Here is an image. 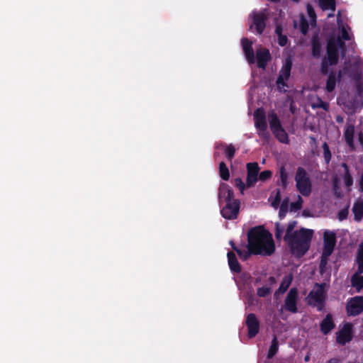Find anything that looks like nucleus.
Returning a JSON list of instances; mask_svg holds the SVG:
<instances>
[{
  "label": "nucleus",
  "mask_w": 363,
  "mask_h": 363,
  "mask_svg": "<svg viewBox=\"0 0 363 363\" xmlns=\"http://www.w3.org/2000/svg\"><path fill=\"white\" fill-rule=\"evenodd\" d=\"M292 280H293L292 275L289 274V275L285 276L283 278L277 291L281 294L286 292L287 291V289H289V287L290 286Z\"/></svg>",
  "instance_id": "obj_29"
},
{
  "label": "nucleus",
  "mask_w": 363,
  "mask_h": 363,
  "mask_svg": "<svg viewBox=\"0 0 363 363\" xmlns=\"http://www.w3.org/2000/svg\"><path fill=\"white\" fill-rule=\"evenodd\" d=\"M229 244L230 245V246H231V247H232V249H233V247H238L235 245V242H234L233 240H230V241L229 242Z\"/></svg>",
  "instance_id": "obj_61"
},
{
  "label": "nucleus",
  "mask_w": 363,
  "mask_h": 363,
  "mask_svg": "<svg viewBox=\"0 0 363 363\" xmlns=\"http://www.w3.org/2000/svg\"><path fill=\"white\" fill-rule=\"evenodd\" d=\"M247 242L253 255L269 256L275 251L272 235L263 226L254 227L248 231Z\"/></svg>",
  "instance_id": "obj_1"
},
{
  "label": "nucleus",
  "mask_w": 363,
  "mask_h": 363,
  "mask_svg": "<svg viewBox=\"0 0 363 363\" xmlns=\"http://www.w3.org/2000/svg\"><path fill=\"white\" fill-rule=\"evenodd\" d=\"M307 30H308V26H302L301 28V32L303 33V34H306L307 33Z\"/></svg>",
  "instance_id": "obj_60"
},
{
  "label": "nucleus",
  "mask_w": 363,
  "mask_h": 363,
  "mask_svg": "<svg viewBox=\"0 0 363 363\" xmlns=\"http://www.w3.org/2000/svg\"><path fill=\"white\" fill-rule=\"evenodd\" d=\"M247 250H240L238 247H233V250L237 252L240 259L242 260H247L251 255H253L252 252H251V248L248 243L247 245ZM252 251L253 250H252Z\"/></svg>",
  "instance_id": "obj_32"
},
{
  "label": "nucleus",
  "mask_w": 363,
  "mask_h": 363,
  "mask_svg": "<svg viewBox=\"0 0 363 363\" xmlns=\"http://www.w3.org/2000/svg\"><path fill=\"white\" fill-rule=\"evenodd\" d=\"M357 264V269L354 274L360 275L363 273V262H356Z\"/></svg>",
  "instance_id": "obj_55"
},
{
  "label": "nucleus",
  "mask_w": 363,
  "mask_h": 363,
  "mask_svg": "<svg viewBox=\"0 0 363 363\" xmlns=\"http://www.w3.org/2000/svg\"><path fill=\"white\" fill-rule=\"evenodd\" d=\"M247 174L259 175V167L257 162H249L247 164Z\"/></svg>",
  "instance_id": "obj_34"
},
{
  "label": "nucleus",
  "mask_w": 363,
  "mask_h": 363,
  "mask_svg": "<svg viewBox=\"0 0 363 363\" xmlns=\"http://www.w3.org/2000/svg\"><path fill=\"white\" fill-rule=\"evenodd\" d=\"M329 66L331 65L330 62L328 61V59L326 57L323 58L320 67V72L323 75L329 74Z\"/></svg>",
  "instance_id": "obj_38"
},
{
  "label": "nucleus",
  "mask_w": 363,
  "mask_h": 363,
  "mask_svg": "<svg viewBox=\"0 0 363 363\" xmlns=\"http://www.w3.org/2000/svg\"><path fill=\"white\" fill-rule=\"evenodd\" d=\"M279 182L278 184L281 185L283 189H286L288 185V174L286 171L285 167L282 165L279 169Z\"/></svg>",
  "instance_id": "obj_28"
},
{
  "label": "nucleus",
  "mask_w": 363,
  "mask_h": 363,
  "mask_svg": "<svg viewBox=\"0 0 363 363\" xmlns=\"http://www.w3.org/2000/svg\"><path fill=\"white\" fill-rule=\"evenodd\" d=\"M326 58L328 59L330 65H336L339 62V50L336 48L333 40H328L326 47Z\"/></svg>",
  "instance_id": "obj_15"
},
{
  "label": "nucleus",
  "mask_w": 363,
  "mask_h": 363,
  "mask_svg": "<svg viewBox=\"0 0 363 363\" xmlns=\"http://www.w3.org/2000/svg\"><path fill=\"white\" fill-rule=\"evenodd\" d=\"M318 289L311 291L308 294V304L311 306H317L319 311H322L324 306L323 286V284H317Z\"/></svg>",
  "instance_id": "obj_9"
},
{
  "label": "nucleus",
  "mask_w": 363,
  "mask_h": 363,
  "mask_svg": "<svg viewBox=\"0 0 363 363\" xmlns=\"http://www.w3.org/2000/svg\"><path fill=\"white\" fill-rule=\"evenodd\" d=\"M284 228L281 226L279 223L276 224L275 237L277 240H280L282 238Z\"/></svg>",
  "instance_id": "obj_50"
},
{
  "label": "nucleus",
  "mask_w": 363,
  "mask_h": 363,
  "mask_svg": "<svg viewBox=\"0 0 363 363\" xmlns=\"http://www.w3.org/2000/svg\"><path fill=\"white\" fill-rule=\"evenodd\" d=\"M336 245V235L334 232L325 230L323 233V252L325 255H331Z\"/></svg>",
  "instance_id": "obj_13"
},
{
  "label": "nucleus",
  "mask_w": 363,
  "mask_h": 363,
  "mask_svg": "<svg viewBox=\"0 0 363 363\" xmlns=\"http://www.w3.org/2000/svg\"><path fill=\"white\" fill-rule=\"evenodd\" d=\"M347 363H359L357 362H351V361H349Z\"/></svg>",
  "instance_id": "obj_64"
},
{
  "label": "nucleus",
  "mask_w": 363,
  "mask_h": 363,
  "mask_svg": "<svg viewBox=\"0 0 363 363\" xmlns=\"http://www.w3.org/2000/svg\"><path fill=\"white\" fill-rule=\"evenodd\" d=\"M282 31H283V29H282V27L281 26H276V28H275V33L277 35V36H279V35H281L282 34Z\"/></svg>",
  "instance_id": "obj_56"
},
{
  "label": "nucleus",
  "mask_w": 363,
  "mask_h": 363,
  "mask_svg": "<svg viewBox=\"0 0 363 363\" xmlns=\"http://www.w3.org/2000/svg\"><path fill=\"white\" fill-rule=\"evenodd\" d=\"M363 106V94L361 86H359L357 91L354 96L348 100L347 102V106L352 111H355L357 108H361Z\"/></svg>",
  "instance_id": "obj_20"
},
{
  "label": "nucleus",
  "mask_w": 363,
  "mask_h": 363,
  "mask_svg": "<svg viewBox=\"0 0 363 363\" xmlns=\"http://www.w3.org/2000/svg\"><path fill=\"white\" fill-rule=\"evenodd\" d=\"M326 363H340V359L338 358H331Z\"/></svg>",
  "instance_id": "obj_58"
},
{
  "label": "nucleus",
  "mask_w": 363,
  "mask_h": 363,
  "mask_svg": "<svg viewBox=\"0 0 363 363\" xmlns=\"http://www.w3.org/2000/svg\"><path fill=\"white\" fill-rule=\"evenodd\" d=\"M328 40H333L334 41V43L336 46V48L338 50L340 49L343 51H345V49H346L345 43L344 42V40L342 39L340 36H338L337 38L331 37Z\"/></svg>",
  "instance_id": "obj_40"
},
{
  "label": "nucleus",
  "mask_w": 363,
  "mask_h": 363,
  "mask_svg": "<svg viewBox=\"0 0 363 363\" xmlns=\"http://www.w3.org/2000/svg\"><path fill=\"white\" fill-rule=\"evenodd\" d=\"M271 293V289L268 286L259 287L257 290V294L259 297H266Z\"/></svg>",
  "instance_id": "obj_44"
},
{
  "label": "nucleus",
  "mask_w": 363,
  "mask_h": 363,
  "mask_svg": "<svg viewBox=\"0 0 363 363\" xmlns=\"http://www.w3.org/2000/svg\"><path fill=\"white\" fill-rule=\"evenodd\" d=\"M249 338L255 337L259 331L260 323L255 313H249L245 320Z\"/></svg>",
  "instance_id": "obj_12"
},
{
  "label": "nucleus",
  "mask_w": 363,
  "mask_h": 363,
  "mask_svg": "<svg viewBox=\"0 0 363 363\" xmlns=\"http://www.w3.org/2000/svg\"><path fill=\"white\" fill-rule=\"evenodd\" d=\"M330 256V255H325L324 252H322V255H321V257H320V264H319V269H320V273H323V272L325 270V267L327 265V263H328V257Z\"/></svg>",
  "instance_id": "obj_45"
},
{
  "label": "nucleus",
  "mask_w": 363,
  "mask_h": 363,
  "mask_svg": "<svg viewBox=\"0 0 363 363\" xmlns=\"http://www.w3.org/2000/svg\"><path fill=\"white\" fill-rule=\"evenodd\" d=\"M323 150V157L325 162L327 164H328L331 160L332 154L330 150L329 146L326 142H324L322 145Z\"/></svg>",
  "instance_id": "obj_37"
},
{
  "label": "nucleus",
  "mask_w": 363,
  "mask_h": 363,
  "mask_svg": "<svg viewBox=\"0 0 363 363\" xmlns=\"http://www.w3.org/2000/svg\"><path fill=\"white\" fill-rule=\"evenodd\" d=\"M303 201L301 196H298V199L295 202L291 203L290 207L291 211H298L301 209Z\"/></svg>",
  "instance_id": "obj_41"
},
{
  "label": "nucleus",
  "mask_w": 363,
  "mask_h": 363,
  "mask_svg": "<svg viewBox=\"0 0 363 363\" xmlns=\"http://www.w3.org/2000/svg\"><path fill=\"white\" fill-rule=\"evenodd\" d=\"M347 314L356 316L363 311V296H357L351 298L346 305Z\"/></svg>",
  "instance_id": "obj_8"
},
{
  "label": "nucleus",
  "mask_w": 363,
  "mask_h": 363,
  "mask_svg": "<svg viewBox=\"0 0 363 363\" xmlns=\"http://www.w3.org/2000/svg\"><path fill=\"white\" fill-rule=\"evenodd\" d=\"M258 179V175L247 174L246 186L247 188L253 186L257 182Z\"/></svg>",
  "instance_id": "obj_42"
},
{
  "label": "nucleus",
  "mask_w": 363,
  "mask_h": 363,
  "mask_svg": "<svg viewBox=\"0 0 363 363\" xmlns=\"http://www.w3.org/2000/svg\"><path fill=\"white\" fill-rule=\"evenodd\" d=\"M354 219L356 221H360L363 218V201L358 200L354 202L352 207Z\"/></svg>",
  "instance_id": "obj_25"
},
{
  "label": "nucleus",
  "mask_w": 363,
  "mask_h": 363,
  "mask_svg": "<svg viewBox=\"0 0 363 363\" xmlns=\"http://www.w3.org/2000/svg\"><path fill=\"white\" fill-rule=\"evenodd\" d=\"M340 31H341V36H340V38L342 39H343L344 40H350L351 38H350V35L347 30L346 29V28L342 26L340 28Z\"/></svg>",
  "instance_id": "obj_53"
},
{
  "label": "nucleus",
  "mask_w": 363,
  "mask_h": 363,
  "mask_svg": "<svg viewBox=\"0 0 363 363\" xmlns=\"http://www.w3.org/2000/svg\"><path fill=\"white\" fill-rule=\"evenodd\" d=\"M335 327V324L333 321V315L328 313L325 315L323 320L320 323V331L324 334H328Z\"/></svg>",
  "instance_id": "obj_23"
},
{
  "label": "nucleus",
  "mask_w": 363,
  "mask_h": 363,
  "mask_svg": "<svg viewBox=\"0 0 363 363\" xmlns=\"http://www.w3.org/2000/svg\"><path fill=\"white\" fill-rule=\"evenodd\" d=\"M354 128L352 125L348 126L344 133L345 142L350 147H353L354 145Z\"/></svg>",
  "instance_id": "obj_26"
},
{
  "label": "nucleus",
  "mask_w": 363,
  "mask_h": 363,
  "mask_svg": "<svg viewBox=\"0 0 363 363\" xmlns=\"http://www.w3.org/2000/svg\"><path fill=\"white\" fill-rule=\"evenodd\" d=\"M215 148L217 150H223L226 159L229 162H232L236 152V149L233 144L228 145L223 142H220L216 143Z\"/></svg>",
  "instance_id": "obj_22"
},
{
  "label": "nucleus",
  "mask_w": 363,
  "mask_h": 363,
  "mask_svg": "<svg viewBox=\"0 0 363 363\" xmlns=\"http://www.w3.org/2000/svg\"><path fill=\"white\" fill-rule=\"evenodd\" d=\"M234 185L239 189L240 193L243 194L246 184H244L242 179L240 177L235 178L233 180Z\"/></svg>",
  "instance_id": "obj_47"
},
{
  "label": "nucleus",
  "mask_w": 363,
  "mask_h": 363,
  "mask_svg": "<svg viewBox=\"0 0 363 363\" xmlns=\"http://www.w3.org/2000/svg\"><path fill=\"white\" fill-rule=\"evenodd\" d=\"M225 203V205L220 210L222 216L228 220L237 218L240 211V201L235 199Z\"/></svg>",
  "instance_id": "obj_6"
},
{
  "label": "nucleus",
  "mask_w": 363,
  "mask_h": 363,
  "mask_svg": "<svg viewBox=\"0 0 363 363\" xmlns=\"http://www.w3.org/2000/svg\"><path fill=\"white\" fill-rule=\"evenodd\" d=\"M255 126L257 130L267 129V123L265 111L262 108H259L254 111Z\"/></svg>",
  "instance_id": "obj_16"
},
{
  "label": "nucleus",
  "mask_w": 363,
  "mask_h": 363,
  "mask_svg": "<svg viewBox=\"0 0 363 363\" xmlns=\"http://www.w3.org/2000/svg\"><path fill=\"white\" fill-rule=\"evenodd\" d=\"M308 12L310 16H311L312 13L315 14L314 11L310 5H308Z\"/></svg>",
  "instance_id": "obj_59"
},
{
  "label": "nucleus",
  "mask_w": 363,
  "mask_h": 363,
  "mask_svg": "<svg viewBox=\"0 0 363 363\" xmlns=\"http://www.w3.org/2000/svg\"><path fill=\"white\" fill-rule=\"evenodd\" d=\"M342 77V72L340 70L338 74H337L336 72L331 71L329 74H328V79L326 81L325 89L327 92L331 93L333 92L336 86L337 81H340Z\"/></svg>",
  "instance_id": "obj_21"
},
{
  "label": "nucleus",
  "mask_w": 363,
  "mask_h": 363,
  "mask_svg": "<svg viewBox=\"0 0 363 363\" xmlns=\"http://www.w3.org/2000/svg\"><path fill=\"white\" fill-rule=\"evenodd\" d=\"M235 200L234 193L230 186L226 183H221L218 188V201L221 206L225 202Z\"/></svg>",
  "instance_id": "obj_14"
},
{
  "label": "nucleus",
  "mask_w": 363,
  "mask_h": 363,
  "mask_svg": "<svg viewBox=\"0 0 363 363\" xmlns=\"http://www.w3.org/2000/svg\"><path fill=\"white\" fill-rule=\"evenodd\" d=\"M250 16L252 18V26H255L256 33L258 35L262 34L266 28V21L269 18V13L267 9H262L259 11H253Z\"/></svg>",
  "instance_id": "obj_5"
},
{
  "label": "nucleus",
  "mask_w": 363,
  "mask_h": 363,
  "mask_svg": "<svg viewBox=\"0 0 363 363\" xmlns=\"http://www.w3.org/2000/svg\"><path fill=\"white\" fill-rule=\"evenodd\" d=\"M218 168L220 177L224 181H228L230 178V172L226 164L223 161L220 162Z\"/></svg>",
  "instance_id": "obj_33"
},
{
  "label": "nucleus",
  "mask_w": 363,
  "mask_h": 363,
  "mask_svg": "<svg viewBox=\"0 0 363 363\" xmlns=\"http://www.w3.org/2000/svg\"><path fill=\"white\" fill-rule=\"evenodd\" d=\"M269 281L270 282H274L275 281V278L274 277H269Z\"/></svg>",
  "instance_id": "obj_62"
},
{
  "label": "nucleus",
  "mask_w": 363,
  "mask_h": 363,
  "mask_svg": "<svg viewBox=\"0 0 363 363\" xmlns=\"http://www.w3.org/2000/svg\"><path fill=\"white\" fill-rule=\"evenodd\" d=\"M341 166L345 169V174H344L343 177H342V179L344 180L345 185L347 187H350V186H351L353 184V179H352V175H351V174L350 172L349 167L345 162L342 163Z\"/></svg>",
  "instance_id": "obj_27"
},
{
  "label": "nucleus",
  "mask_w": 363,
  "mask_h": 363,
  "mask_svg": "<svg viewBox=\"0 0 363 363\" xmlns=\"http://www.w3.org/2000/svg\"><path fill=\"white\" fill-rule=\"evenodd\" d=\"M294 180L297 191L303 196H309L312 191V184L306 170L298 167L296 169Z\"/></svg>",
  "instance_id": "obj_3"
},
{
  "label": "nucleus",
  "mask_w": 363,
  "mask_h": 363,
  "mask_svg": "<svg viewBox=\"0 0 363 363\" xmlns=\"http://www.w3.org/2000/svg\"><path fill=\"white\" fill-rule=\"evenodd\" d=\"M278 350L279 342L277 340V337L274 335L272 340L271 345L267 353V359H272L277 353Z\"/></svg>",
  "instance_id": "obj_30"
},
{
  "label": "nucleus",
  "mask_w": 363,
  "mask_h": 363,
  "mask_svg": "<svg viewBox=\"0 0 363 363\" xmlns=\"http://www.w3.org/2000/svg\"><path fill=\"white\" fill-rule=\"evenodd\" d=\"M257 67L265 69L269 61L271 60L269 50L267 48H261L257 50L256 54Z\"/></svg>",
  "instance_id": "obj_18"
},
{
  "label": "nucleus",
  "mask_w": 363,
  "mask_h": 363,
  "mask_svg": "<svg viewBox=\"0 0 363 363\" xmlns=\"http://www.w3.org/2000/svg\"><path fill=\"white\" fill-rule=\"evenodd\" d=\"M281 199V191H280L279 189H277L275 197H274V201L272 203V206L274 208H277L279 206V204H280Z\"/></svg>",
  "instance_id": "obj_48"
},
{
  "label": "nucleus",
  "mask_w": 363,
  "mask_h": 363,
  "mask_svg": "<svg viewBox=\"0 0 363 363\" xmlns=\"http://www.w3.org/2000/svg\"><path fill=\"white\" fill-rule=\"evenodd\" d=\"M228 262L230 269L234 273H240L242 267L238 261L235 254L233 252H228L227 254Z\"/></svg>",
  "instance_id": "obj_24"
},
{
  "label": "nucleus",
  "mask_w": 363,
  "mask_h": 363,
  "mask_svg": "<svg viewBox=\"0 0 363 363\" xmlns=\"http://www.w3.org/2000/svg\"><path fill=\"white\" fill-rule=\"evenodd\" d=\"M313 234V230L301 228L299 230L294 231L285 241L290 246L293 253L301 257L309 250Z\"/></svg>",
  "instance_id": "obj_2"
},
{
  "label": "nucleus",
  "mask_w": 363,
  "mask_h": 363,
  "mask_svg": "<svg viewBox=\"0 0 363 363\" xmlns=\"http://www.w3.org/2000/svg\"><path fill=\"white\" fill-rule=\"evenodd\" d=\"M351 282L353 286L359 290L363 288V276L354 274L352 277Z\"/></svg>",
  "instance_id": "obj_36"
},
{
  "label": "nucleus",
  "mask_w": 363,
  "mask_h": 363,
  "mask_svg": "<svg viewBox=\"0 0 363 363\" xmlns=\"http://www.w3.org/2000/svg\"><path fill=\"white\" fill-rule=\"evenodd\" d=\"M320 7L323 10L335 11V0H318Z\"/></svg>",
  "instance_id": "obj_31"
},
{
  "label": "nucleus",
  "mask_w": 363,
  "mask_h": 363,
  "mask_svg": "<svg viewBox=\"0 0 363 363\" xmlns=\"http://www.w3.org/2000/svg\"><path fill=\"white\" fill-rule=\"evenodd\" d=\"M272 176V172L270 170H264L261 172L258 177L259 179L262 182H265L268 179H269Z\"/></svg>",
  "instance_id": "obj_46"
},
{
  "label": "nucleus",
  "mask_w": 363,
  "mask_h": 363,
  "mask_svg": "<svg viewBox=\"0 0 363 363\" xmlns=\"http://www.w3.org/2000/svg\"><path fill=\"white\" fill-rule=\"evenodd\" d=\"M298 298V290L296 288H291L288 292L284 300V309L292 313L298 312L297 301Z\"/></svg>",
  "instance_id": "obj_10"
},
{
  "label": "nucleus",
  "mask_w": 363,
  "mask_h": 363,
  "mask_svg": "<svg viewBox=\"0 0 363 363\" xmlns=\"http://www.w3.org/2000/svg\"><path fill=\"white\" fill-rule=\"evenodd\" d=\"M288 208H289V198H286L284 199L280 206H279V216L280 218V219H283L287 212H288Z\"/></svg>",
  "instance_id": "obj_35"
},
{
  "label": "nucleus",
  "mask_w": 363,
  "mask_h": 363,
  "mask_svg": "<svg viewBox=\"0 0 363 363\" xmlns=\"http://www.w3.org/2000/svg\"><path fill=\"white\" fill-rule=\"evenodd\" d=\"M258 135L264 138V139H269V132L267 131V129H265V130H258Z\"/></svg>",
  "instance_id": "obj_54"
},
{
  "label": "nucleus",
  "mask_w": 363,
  "mask_h": 363,
  "mask_svg": "<svg viewBox=\"0 0 363 363\" xmlns=\"http://www.w3.org/2000/svg\"><path fill=\"white\" fill-rule=\"evenodd\" d=\"M297 222L296 220L290 221L288 224L285 235L284 236V241L288 240L293 234V230L296 227Z\"/></svg>",
  "instance_id": "obj_39"
},
{
  "label": "nucleus",
  "mask_w": 363,
  "mask_h": 363,
  "mask_svg": "<svg viewBox=\"0 0 363 363\" xmlns=\"http://www.w3.org/2000/svg\"><path fill=\"white\" fill-rule=\"evenodd\" d=\"M352 340V325L351 323H345L343 327L336 333V342L345 345Z\"/></svg>",
  "instance_id": "obj_11"
},
{
  "label": "nucleus",
  "mask_w": 363,
  "mask_h": 363,
  "mask_svg": "<svg viewBox=\"0 0 363 363\" xmlns=\"http://www.w3.org/2000/svg\"><path fill=\"white\" fill-rule=\"evenodd\" d=\"M292 65L293 62L291 59L290 57H287L279 71V76L277 79V85L279 89L288 86L286 81H287L291 76Z\"/></svg>",
  "instance_id": "obj_7"
},
{
  "label": "nucleus",
  "mask_w": 363,
  "mask_h": 363,
  "mask_svg": "<svg viewBox=\"0 0 363 363\" xmlns=\"http://www.w3.org/2000/svg\"><path fill=\"white\" fill-rule=\"evenodd\" d=\"M359 191L363 193V174L361 176L359 182Z\"/></svg>",
  "instance_id": "obj_57"
},
{
  "label": "nucleus",
  "mask_w": 363,
  "mask_h": 363,
  "mask_svg": "<svg viewBox=\"0 0 363 363\" xmlns=\"http://www.w3.org/2000/svg\"><path fill=\"white\" fill-rule=\"evenodd\" d=\"M312 108H322L325 111H328L329 108V104L328 102L323 101L320 98H318V102L313 104L312 105Z\"/></svg>",
  "instance_id": "obj_43"
},
{
  "label": "nucleus",
  "mask_w": 363,
  "mask_h": 363,
  "mask_svg": "<svg viewBox=\"0 0 363 363\" xmlns=\"http://www.w3.org/2000/svg\"><path fill=\"white\" fill-rule=\"evenodd\" d=\"M356 262H363V242L358 247Z\"/></svg>",
  "instance_id": "obj_51"
},
{
  "label": "nucleus",
  "mask_w": 363,
  "mask_h": 363,
  "mask_svg": "<svg viewBox=\"0 0 363 363\" xmlns=\"http://www.w3.org/2000/svg\"><path fill=\"white\" fill-rule=\"evenodd\" d=\"M269 123L270 129L274 137L281 143L288 144L289 142V135L282 127L281 121L274 111H271L269 115Z\"/></svg>",
  "instance_id": "obj_4"
},
{
  "label": "nucleus",
  "mask_w": 363,
  "mask_h": 363,
  "mask_svg": "<svg viewBox=\"0 0 363 363\" xmlns=\"http://www.w3.org/2000/svg\"><path fill=\"white\" fill-rule=\"evenodd\" d=\"M277 41H278V44L281 46V47H284L285 45H286L287 43H288V38L286 35H279V36H277Z\"/></svg>",
  "instance_id": "obj_52"
},
{
  "label": "nucleus",
  "mask_w": 363,
  "mask_h": 363,
  "mask_svg": "<svg viewBox=\"0 0 363 363\" xmlns=\"http://www.w3.org/2000/svg\"><path fill=\"white\" fill-rule=\"evenodd\" d=\"M348 213H349V211H348V206H347L343 209H341L338 212L337 218L340 220H345L347 218Z\"/></svg>",
  "instance_id": "obj_49"
},
{
  "label": "nucleus",
  "mask_w": 363,
  "mask_h": 363,
  "mask_svg": "<svg viewBox=\"0 0 363 363\" xmlns=\"http://www.w3.org/2000/svg\"><path fill=\"white\" fill-rule=\"evenodd\" d=\"M242 50L249 64H254L255 62V53L252 48V43L247 38H242L241 40Z\"/></svg>",
  "instance_id": "obj_19"
},
{
  "label": "nucleus",
  "mask_w": 363,
  "mask_h": 363,
  "mask_svg": "<svg viewBox=\"0 0 363 363\" xmlns=\"http://www.w3.org/2000/svg\"><path fill=\"white\" fill-rule=\"evenodd\" d=\"M311 46L312 56L315 59L320 58L323 50V43L318 33L313 34L311 40Z\"/></svg>",
  "instance_id": "obj_17"
},
{
  "label": "nucleus",
  "mask_w": 363,
  "mask_h": 363,
  "mask_svg": "<svg viewBox=\"0 0 363 363\" xmlns=\"http://www.w3.org/2000/svg\"><path fill=\"white\" fill-rule=\"evenodd\" d=\"M309 359H310V357H309V355H306V356L304 357V360H305L306 362H308V361H309Z\"/></svg>",
  "instance_id": "obj_63"
}]
</instances>
